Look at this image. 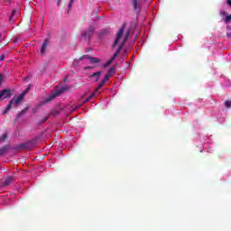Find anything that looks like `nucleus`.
Returning <instances> with one entry per match:
<instances>
[{
	"label": "nucleus",
	"instance_id": "f257e3e1",
	"mask_svg": "<svg viewBox=\"0 0 231 231\" xmlns=\"http://www.w3.org/2000/svg\"><path fill=\"white\" fill-rule=\"evenodd\" d=\"M35 147V142L28 141L26 143H20L14 147L16 151H32Z\"/></svg>",
	"mask_w": 231,
	"mask_h": 231
},
{
	"label": "nucleus",
	"instance_id": "f03ea898",
	"mask_svg": "<svg viewBox=\"0 0 231 231\" xmlns=\"http://www.w3.org/2000/svg\"><path fill=\"white\" fill-rule=\"evenodd\" d=\"M124 32H125V23H124L122 25V27L118 30L116 38L114 42L112 48H115V46H116V44H118V42H120V39H122V36L124 35Z\"/></svg>",
	"mask_w": 231,
	"mask_h": 231
},
{
	"label": "nucleus",
	"instance_id": "7ed1b4c3",
	"mask_svg": "<svg viewBox=\"0 0 231 231\" xmlns=\"http://www.w3.org/2000/svg\"><path fill=\"white\" fill-rule=\"evenodd\" d=\"M95 32V27L90 26L88 27V31H82L81 36L86 39V37H88V41H91V38L93 37V33Z\"/></svg>",
	"mask_w": 231,
	"mask_h": 231
},
{
	"label": "nucleus",
	"instance_id": "20e7f679",
	"mask_svg": "<svg viewBox=\"0 0 231 231\" xmlns=\"http://www.w3.org/2000/svg\"><path fill=\"white\" fill-rule=\"evenodd\" d=\"M109 79H111V76L109 74H106L104 77L103 80L99 83V85L96 88V92L100 91V89H102V88H104V86H106V82H107V80H109Z\"/></svg>",
	"mask_w": 231,
	"mask_h": 231
},
{
	"label": "nucleus",
	"instance_id": "39448f33",
	"mask_svg": "<svg viewBox=\"0 0 231 231\" xmlns=\"http://www.w3.org/2000/svg\"><path fill=\"white\" fill-rule=\"evenodd\" d=\"M23 98H24V92L20 94L16 98L14 99V107H17L21 102H23Z\"/></svg>",
	"mask_w": 231,
	"mask_h": 231
},
{
	"label": "nucleus",
	"instance_id": "423d86ee",
	"mask_svg": "<svg viewBox=\"0 0 231 231\" xmlns=\"http://www.w3.org/2000/svg\"><path fill=\"white\" fill-rule=\"evenodd\" d=\"M48 44H50V39L46 38L42 45L41 49V54L43 55V53H46V50L48 48Z\"/></svg>",
	"mask_w": 231,
	"mask_h": 231
},
{
	"label": "nucleus",
	"instance_id": "0eeeda50",
	"mask_svg": "<svg viewBox=\"0 0 231 231\" xmlns=\"http://www.w3.org/2000/svg\"><path fill=\"white\" fill-rule=\"evenodd\" d=\"M0 97L2 98H10V97H12V92L10 89H4L0 92Z\"/></svg>",
	"mask_w": 231,
	"mask_h": 231
},
{
	"label": "nucleus",
	"instance_id": "6e6552de",
	"mask_svg": "<svg viewBox=\"0 0 231 231\" xmlns=\"http://www.w3.org/2000/svg\"><path fill=\"white\" fill-rule=\"evenodd\" d=\"M13 181L14 177L9 176L5 180V181L2 182V187H8V185H10V183H12Z\"/></svg>",
	"mask_w": 231,
	"mask_h": 231
},
{
	"label": "nucleus",
	"instance_id": "1a4fd4ad",
	"mask_svg": "<svg viewBox=\"0 0 231 231\" xmlns=\"http://www.w3.org/2000/svg\"><path fill=\"white\" fill-rule=\"evenodd\" d=\"M100 75H102V71L94 72L90 75V79H94L96 82H98V79H100Z\"/></svg>",
	"mask_w": 231,
	"mask_h": 231
},
{
	"label": "nucleus",
	"instance_id": "9d476101",
	"mask_svg": "<svg viewBox=\"0 0 231 231\" xmlns=\"http://www.w3.org/2000/svg\"><path fill=\"white\" fill-rule=\"evenodd\" d=\"M97 93H98V91H97V89H95V91L85 99L83 104H86V102H90L93 98H95L97 97Z\"/></svg>",
	"mask_w": 231,
	"mask_h": 231
},
{
	"label": "nucleus",
	"instance_id": "9b49d317",
	"mask_svg": "<svg viewBox=\"0 0 231 231\" xmlns=\"http://www.w3.org/2000/svg\"><path fill=\"white\" fill-rule=\"evenodd\" d=\"M57 97H59V93L51 94L45 99V103L48 104V102H51V100H54V98H57Z\"/></svg>",
	"mask_w": 231,
	"mask_h": 231
},
{
	"label": "nucleus",
	"instance_id": "f8f14e48",
	"mask_svg": "<svg viewBox=\"0 0 231 231\" xmlns=\"http://www.w3.org/2000/svg\"><path fill=\"white\" fill-rule=\"evenodd\" d=\"M134 10H140V2L138 0H131Z\"/></svg>",
	"mask_w": 231,
	"mask_h": 231
},
{
	"label": "nucleus",
	"instance_id": "ddd939ff",
	"mask_svg": "<svg viewBox=\"0 0 231 231\" xmlns=\"http://www.w3.org/2000/svg\"><path fill=\"white\" fill-rule=\"evenodd\" d=\"M28 106H26L24 109H23L21 112L18 113L17 118H21V116H24L26 113H28Z\"/></svg>",
	"mask_w": 231,
	"mask_h": 231
},
{
	"label": "nucleus",
	"instance_id": "4468645a",
	"mask_svg": "<svg viewBox=\"0 0 231 231\" xmlns=\"http://www.w3.org/2000/svg\"><path fill=\"white\" fill-rule=\"evenodd\" d=\"M88 59L90 60V64H98L100 62V59L98 58L90 57Z\"/></svg>",
	"mask_w": 231,
	"mask_h": 231
},
{
	"label": "nucleus",
	"instance_id": "2eb2a0df",
	"mask_svg": "<svg viewBox=\"0 0 231 231\" xmlns=\"http://www.w3.org/2000/svg\"><path fill=\"white\" fill-rule=\"evenodd\" d=\"M14 100H15V97H13V98L9 101V103H8L6 108H5L6 111H10V110L12 109V105H14Z\"/></svg>",
	"mask_w": 231,
	"mask_h": 231
},
{
	"label": "nucleus",
	"instance_id": "dca6fc26",
	"mask_svg": "<svg viewBox=\"0 0 231 231\" xmlns=\"http://www.w3.org/2000/svg\"><path fill=\"white\" fill-rule=\"evenodd\" d=\"M6 151H8V146H4L2 149H0V156H3Z\"/></svg>",
	"mask_w": 231,
	"mask_h": 231
},
{
	"label": "nucleus",
	"instance_id": "f3484780",
	"mask_svg": "<svg viewBox=\"0 0 231 231\" xmlns=\"http://www.w3.org/2000/svg\"><path fill=\"white\" fill-rule=\"evenodd\" d=\"M131 33H132L131 30L126 31L125 41H127V39L131 37Z\"/></svg>",
	"mask_w": 231,
	"mask_h": 231
},
{
	"label": "nucleus",
	"instance_id": "a211bd4d",
	"mask_svg": "<svg viewBox=\"0 0 231 231\" xmlns=\"http://www.w3.org/2000/svg\"><path fill=\"white\" fill-rule=\"evenodd\" d=\"M115 73V68H111L108 70V73H106V75H109L110 77H112Z\"/></svg>",
	"mask_w": 231,
	"mask_h": 231
},
{
	"label": "nucleus",
	"instance_id": "6ab92c4d",
	"mask_svg": "<svg viewBox=\"0 0 231 231\" xmlns=\"http://www.w3.org/2000/svg\"><path fill=\"white\" fill-rule=\"evenodd\" d=\"M225 106L227 107V109H230V107H231V101L230 100L225 101Z\"/></svg>",
	"mask_w": 231,
	"mask_h": 231
},
{
	"label": "nucleus",
	"instance_id": "aec40b11",
	"mask_svg": "<svg viewBox=\"0 0 231 231\" xmlns=\"http://www.w3.org/2000/svg\"><path fill=\"white\" fill-rule=\"evenodd\" d=\"M8 138V134H4L3 136L0 137V142H5Z\"/></svg>",
	"mask_w": 231,
	"mask_h": 231
},
{
	"label": "nucleus",
	"instance_id": "412c9836",
	"mask_svg": "<svg viewBox=\"0 0 231 231\" xmlns=\"http://www.w3.org/2000/svg\"><path fill=\"white\" fill-rule=\"evenodd\" d=\"M15 10H13L11 16L9 17V23H12L13 19H14V15H15Z\"/></svg>",
	"mask_w": 231,
	"mask_h": 231
},
{
	"label": "nucleus",
	"instance_id": "4be33fe9",
	"mask_svg": "<svg viewBox=\"0 0 231 231\" xmlns=\"http://www.w3.org/2000/svg\"><path fill=\"white\" fill-rule=\"evenodd\" d=\"M114 60L110 59L104 65V68H107L110 64H113Z\"/></svg>",
	"mask_w": 231,
	"mask_h": 231
},
{
	"label": "nucleus",
	"instance_id": "5701e85b",
	"mask_svg": "<svg viewBox=\"0 0 231 231\" xmlns=\"http://www.w3.org/2000/svg\"><path fill=\"white\" fill-rule=\"evenodd\" d=\"M219 15H220V17H225V16L226 15V11L221 10V11L219 12Z\"/></svg>",
	"mask_w": 231,
	"mask_h": 231
},
{
	"label": "nucleus",
	"instance_id": "b1692460",
	"mask_svg": "<svg viewBox=\"0 0 231 231\" xmlns=\"http://www.w3.org/2000/svg\"><path fill=\"white\" fill-rule=\"evenodd\" d=\"M82 59H87L89 60V59H91V56L89 55H83L81 58H80V60H82Z\"/></svg>",
	"mask_w": 231,
	"mask_h": 231
},
{
	"label": "nucleus",
	"instance_id": "393cba45",
	"mask_svg": "<svg viewBox=\"0 0 231 231\" xmlns=\"http://www.w3.org/2000/svg\"><path fill=\"white\" fill-rule=\"evenodd\" d=\"M127 41H125V38L124 39V41L122 42V43H121V45L119 46V48H124V46H125V42H126Z\"/></svg>",
	"mask_w": 231,
	"mask_h": 231
},
{
	"label": "nucleus",
	"instance_id": "a878e982",
	"mask_svg": "<svg viewBox=\"0 0 231 231\" xmlns=\"http://www.w3.org/2000/svg\"><path fill=\"white\" fill-rule=\"evenodd\" d=\"M72 5H73V0H70L69 4L68 5L69 10H71Z\"/></svg>",
	"mask_w": 231,
	"mask_h": 231
},
{
	"label": "nucleus",
	"instance_id": "bb28decb",
	"mask_svg": "<svg viewBox=\"0 0 231 231\" xmlns=\"http://www.w3.org/2000/svg\"><path fill=\"white\" fill-rule=\"evenodd\" d=\"M116 57H118V54L115 52L114 55L111 58V60H115V59H116Z\"/></svg>",
	"mask_w": 231,
	"mask_h": 231
},
{
	"label": "nucleus",
	"instance_id": "cd10ccee",
	"mask_svg": "<svg viewBox=\"0 0 231 231\" xmlns=\"http://www.w3.org/2000/svg\"><path fill=\"white\" fill-rule=\"evenodd\" d=\"M120 51H122V47H118L116 53L118 55V53H120Z\"/></svg>",
	"mask_w": 231,
	"mask_h": 231
},
{
	"label": "nucleus",
	"instance_id": "c85d7f7f",
	"mask_svg": "<svg viewBox=\"0 0 231 231\" xmlns=\"http://www.w3.org/2000/svg\"><path fill=\"white\" fill-rule=\"evenodd\" d=\"M5 79V76L3 74H0V84L3 82V79Z\"/></svg>",
	"mask_w": 231,
	"mask_h": 231
},
{
	"label": "nucleus",
	"instance_id": "c756f323",
	"mask_svg": "<svg viewBox=\"0 0 231 231\" xmlns=\"http://www.w3.org/2000/svg\"><path fill=\"white\" fill-rule=\"evenodd\" d=\"M5 54H2V55H1V57H0V60H2V61H3V60H5Z\"/></svg>",
	"mask_w": 231,
	"mask_h": 231
},
{
	"label": "nucleus",
	"instance_id": "7c9ffc66",
	"mask_svg": "<svg viewBox=\"0 0 231 231\" xmlns=\"http://www.w3.org/2000/svg\"><path fill=\"white\" fill-rule=\"evenodd\" d=\"M50 118V116H47L43 119V121L42 122V124H44V122H48V119Z\"/></svg>",
	"mask_w": 231,
	"mask_h": 231
},
{
	"label": "nucleus",
	"instance_id": "2f4dec72",
	"mask_svg": "<svg viewBox=\"0 0 231 231\" xmlns=\"http://www.w3.org/2000/svg\"><path fill=\"white\" fill-rule=\"evenodd\" d=\"M226 3L229 6H231V0H226Z\"/></svg>",
	"mask_w": 231,
	"mask_h": 231
},
{
	"label": "nucleus",
	"instance_id": "473e14b6",
	"mask_svg": "<svg viewBox=\"0 0 231 231\" xmlns=\"http://www.w3.org/2000/svg\"><path fill=\"white\" fill-rule=\"evenodd\" d=\"M6 113H8V110H6V108L3 111V115H6Z\"/></svg>",
	"mask_w": 231,
	"mask_h": 231
},
{
	"label": "nucleus",
	"instance_id": "72a5a7b5",
	"mask_svg": "<svg viewBox=\"0 0 231 231\" xmlns=\"http://www.w3.org/2000/svg\"><path fill=\"white\" fill-rule=\"evenodd\" d=\"M64 91H66V88H62L60 89V93H64Z\"/></svg>",
	"mask_w": 231,
	"mask_h": 231
},
{
	"label": "nucleus",
	"instance_id": "f704fd0d",
	"mask_svg": "<svg viewBox=\"0 0 231 231\" xmlns=\"http://www.w3.org/2000/svg\"><path fill=\"white\" fill-rule=\"evenodd\" d=\"M85 69H93V67H86Z\"/></svg>",
	"mask_w": 231,
	"mask_h": 231
},
{
	"label": "nucleus",
	"instance_id": "c9c22d12",
	"mask_svg": "<svg viewBox=\"0 0 231 231\" xmlns=\"http://www.w3.org/2000/svg\"><path fill=\"white\" fill-rule=\"evenodd\" d=\"M28 89H30V88H26V89L23 91L24 95H26V93H28Z\"/></svg>",
	"mask_w": 231,
	"mask_h": 231
},
{
	"label": "nucleus",
	"instance_id": "e433bc0d",
	"mask_svg": "<svg viewBox=\"0 0 231 231\" xmlns=\"http://www.w3.org/2000/svg\"><path fill=\"white\" fill-rule=\"evenodd\" d=\"M226 36H227L228 38H230V37H231V33H230V32H227V33H226Z\"/></svg>",
	"mask_w": 231,
	"mask_h": 231
},
{
	"label": "nucleus",
	"instance_id": "4c0bfd02",
	"mask_svg": "<svg viewBox=\"0 0 231 231\" xmlns=\"http://www.w3.org/2000/svg\"><path fill=\"white\" fill-rule=\"evenodd\" d=\"M58 6H60V0H58Z\"/></svg>",
	"mask_w": 231,
	"mask_h": 231
},
{
	"label": "nucleus",
	"instance_id": "58836bf2",
	"mask_svg": "<svg viewBox=\"0 0 231 231\" xmlns=\"http://www.w3.org/2000/svg\"><path fill=\"white\" fill-rule=\"evenodd\" d=\"M89 49H86V51H88Z\"/></svg>",
	"mask_w": 231,
	"mask_h": 231
},
{
	"label": "nucleus",
	"instance_id": "ea45409f",
	"mask_svg": "<svg viewBox=\"0 0 231 231\" xmlns=\"http://www.w3.org/2000/svg\"><path fill=\"white\" fill-rule=\"evenodd\" d=\"M0 39H1V32H0Z\"/></svg>",
	"mask_w": 231,
	"mask_h": 231
}]
</instances>
